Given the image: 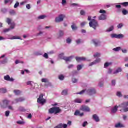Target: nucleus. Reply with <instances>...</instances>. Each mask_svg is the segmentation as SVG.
Wrapping results in <instances>:
<instances>
[{"label":"nucleus","mask_w":128,"mask_h":128,"mask_svg":"<svg viewBox=\"0 0 128 128\" xmlns=\"http://www.w3.org/2000/svg\"><path fill=\"white\" fill-rule=\"evenodd\" d=\"M128 102H124L118 106H115L111 110L112 114H116L118 110V108H122L120 110V112H128Z\"/></svg>","instance_id":"f257e3e1"},{"label":"nucleus","mask_w":128,"mask_h":128,"mask_svg":"<svg viewBox=\"0 0 128 128\" xmlns=\"http://www.w3.org/2000/svg\"><path fill=\"white\" fill-rule=\"evenodd\" d=\"M86 92V94L90 96H92L96 94V90L94 88H90L88 90H82V92L76 93V94H84Z\"/></svg>","instance_id":"f03ea898"},{"label":"nucleus","mask_w":128,"mask_h":128,"mask_svg":"<svg viewBox=\"0 0 128 128\" xmlns=\"http://www.w3.org/2000/svg\"><path fill=\"white\" fill-rule=\"evenodd\" d=\"M62 110L58 107H54L49 110V113L51 114H60Z\"/></svg>","instance_id":"7ed1b4c3"},{"label":"nucleus","mask_w":128,"mask_h":128,"mask_svg":"<svg viewBox=\"0 0 128 128\" xmlns=\"http://www.w3.org/2000/svg\"><path fill=\"white\" fill-rule=\"evenodd\" d=\"M90 28H92L94 30H96V28L98 26V23L96 20H92L89 23Z\"/></svg>","instance_id":"20e7f679"},{"label":"nucleus","mask_w":128,"mask_h":128,"mask_svg":"<svg viewBox=\"0 0 128 128\" xmlns=\"http://www.w3.org/2000/svg\"><path fill=\"white\" fill-rule=\"evenodd\" d=\"M66 18V15L64 14H60L58 17H56L55 20V22L57 24H60V22H62Z\"/></svg>","instance_id":"39448f33"},{"label":"nucleus","mask_w":128,"mask_h":128,"mask_svg":"<svg viewBox=\"0 0 128 128\" xmlns=\"http://www.w3.org/2000/svg\"><path fill=\"white\" fill-rule=\"evenodd\" d=\"M10 100H4L2 103L0 104L2 108H8V104H10Z\"/></svg>","instance_id":"423d86ee"},{"label":"nucleus","mask_w":128,"mask_h":128,"mask_svg":"<svg viewBox=\"0 0 128 128\" xmlns=\"http://www.w3.org/2000/svg\"><path fill=\"white\" fill-rule=\"evenodd\" d=\"M92 44L94 46L95 48H98L102 46V42L100 40L98 39H93L92 40Z\"/></svg>","instance_id":"0eeeda50"},{"label":"nucleus","mask_w":128,"mask_h":128,"mask_svg":"<svg viewBox=\"0 0 128 128\" xmlns=\"http://www.w3.org/2000/svg\"><path fill=\"white\" fill-rule=\"evenodd\" d=\"M38 102L42 104V106H44L46 102V100L44 99V94H42L40 96L39 98L38 99Z\"/></svg>","instance_id":"6e6552de"},{"label":"nucleus","mask_w":128,"mask_h":128,"mask_svg":"<svg viewBox=\"0 0 128 128\" xmlns=\"http://www.w3.org/2000/svg\"><path fill=\"white\" fill-rule=\"evenodd\" d=\"M80 110H82L83 112H90V109L88 106H86L85 105H82L80 108Z\"/></svg>","instance_id":"1a4fd4ad"},{"label":"nucleus","mask_w":128,"mask_h":128,"mask_svg":"<svg viewBox=\"0 0 128 128\" xmlns=\"http://www.w3.org/2000/svg\"><path fill=\"white\" fill-rule=\"evenodd\" d=\"M14 28H16V24L12 23V26H10V28L8 29H5L4 32H10L12 30H14Z\"/></svg>","instance_id":"9d476101"},{"label":"nucleus","mask_w":128,"mask_h":128,"mask_svg":"<svg viewBox=\"0 0 128 128\" xmlns=\"http://www.w3.org/2000/svg\"><path fill=\"white\" fill-rule=\"evenodd\" d=\"M26 99L24 98H19L16 99L14 102H12V104H18V102H24Z\"/></svg>","instance_id":"9b49d317"},{"label":"nucleus","mask_w":128,"mask_h":128,"mask_svg":"<svg viewBox=\"0 0 128 128\" xmlns=\"http://www.w3.org/2000/svg\"><path fill=\"white\" fill-rule=\"evenodd\" d=\"M76 60L78 62H86V59L84 57H76Z\"/></svg>","instance_id":"f8f14e48"},{"label":"nucleus","mask_w":128,"mask_h":128,"mask_svg":"<svg viewBox=\"0 0 128 128\" xmlns=\"http://www.w3.org/2000/svg\"><path fill=\"white\" fill-rule=\"evenodd\" d=\"M92 118L96 122H100V117L97 114H94L92 116Z\"/></svg>","instance_id":"ddd939ff"},{"label":"nucleus","mask_w":128,"mask_h":128,"mask_svg":"<svg viewBox=\"0 0 128 128\" xmlns=\"http://www.w3.org/2000/svg\"><path fill=\"white\" fill-rule=\"evenodd\" d=\"M4 80H7V82H14V80L12 78H10V76L7 75L4 77Z\"/></svg>","instance_id":"4468645a"},{"label":"nucleus","mask_w":128,"mask_h":128,"mask_svg":"<svg viewBox=\"0 0 128 128\" xmlns=\"http://www.w3.org/2000/svg\"><path fill=\"white\" fill-rule=\"evenodd\" d=\"M74 56H71L70 57H64V58L63 59L64 60H65V62H72V60Z\"/></svg>","instance_id":"2eb2a0df"},{"label":"nucleus","mask_w":128,"mask_h":128,"mask_svg":"<svg viewBox=\"0 0 128 128\" xmlns=\"http://www.w3.org/2000/svg\"><path fill=\"white\" fill-rule=\"evenodd\" d=\"M67 128L68 124H58L57 126L55 127V128Z\"/></svg>","instance_id":"dca6fc26"},{"label":"nucleus","mask_w":128,"mask_h":128,"mask_svg":"<svg viewBox=\"0 0 128 128\" xmlns=\"http://www.w3.org/2000/svg\"><path fill=\"white\" fill-rule=\"evenodd\" d=\"M122 72V69L121 68H118L114 72V74H120Z\"/></svg>","instance_id":"f3484780"},{"label":"nucleus","mask_w":128,"mask_h":128,"mask_svg":"<svg viewBox=\"0 0 128 128\" xmlns=\"http://www.w3.org/2000/svg\"><path fill=\"white\" fill-rule=\"evenodd\" d=\"M64 36V32L62 30H60L59 31V34L58 35V38H62Z\"/></svg>","instance_id":"a211bd4d"},{"label":"nucleus","mask_w":128,"mask_h":128,"mask_svg":"<svg viewBox=\"0 0 128 128\" xmlns=\"http://www.w3.org/2000/svg\"><path fill=\"white\" fill-rule=\"evenodd\" d=\"M6 22L9 25L10 24V26H12V24H14V22H12V19L10 18H6Z\"/></svg>","instance_id":"6ab92c4d"},{"label":"nucleus","mask_w":128,"mask_h":128,"mask_svg":"<svg viewBox=\"0 0 128 128\" xmlns=\"http://www.w3.org/2000/svg\"><path fill=\"white\" fill-rule=\"evenodd\" d=\"M114 126L116 128H124V125L120 123H118V124H116Z\"/></svg>","instance_id":"aec40b11"},{"label":"nucleus","mask_w":128,"mask_h":128,"mask_svg":"<svg viewBox=\"0 0 128 128\" xmlns=\"http://www.w3.org/2000/svg\"><path fill=\"white\" fill-rule=\"evenodd\" d=\"M106 20V16L102 14L99 17V20Z\"/></svg>","instance_id":"412c9836"},{"label":"nucleus","mask_w":128,"mask_h":128,"mask_svg":"<svg viewBox=\"0 0 128 128\" xmlns=\"http://www.w3.org/2000/svg\"><path fill=\"white\" fill-rule=\"evenodd\" d=\"M74 116H83L84 113L80 114V111L76 110L74 113Z\"/></svg>","instance_id":"4be33fe9"},{"label":"nucleus","mask_w":128,"mask_h":128,"mask_svg":"<svg viewBox=\"0 0 128 128\" xmlns=\"http://www.w3.org/2000/svg\"><path fill=\"white\" fill-rule=\"evenodd\" d=\"M84 66V64H79L77 66V70L78 72H80V70H82V68Z\"/></svg>","instance_id":"5701e85b"},{"label":"nucleus","mask_w":128,"mask_h":128,"mask_svg":"<svg viewBox=\"0 0 128 128\" xmlns=\"http://www.w3.org/2000/svg\"><path fill=\"white\" fill-rule=\"evenodd\" d=\"M9 14L10 16H16V12L14 10H10L9 11Z\"/></svg>","instance_id":"b1692460"},{"label":"nucleus","mask_w":128,"mask_h":128,"mask_svg":"<svg viewBox=\"0 0 128 128\" xmlns=\"http://www.w3.org/2000/svg\"><path fill=\"white\" fill-rule=\"evenodd\" d=\"M68 90H64L62 93V96H68Z\"/></svg>","instance_id":"393cba45"},{"label":"nucleus","mask_w":128,"mask_h":128,"mask_svg":"<svg viewBox=\"0 0 128 128\" xmlns=\"http://www.w3.org/2000/svg\"><path fill=\"white\" fill-rule=\"evenodd\" d=\"M10 40H22V39L20 37L16 36H12V38H10Z\"/></svg>","instance_id":"a878e982"},{"label":"nucleus","mask_w":128,"mask_h":128,"mask_svg":"<svg viewBox=\"0 0 128 128\" xmlns=\"http://www.w3.org/2000/svg\"><path fill=\"white\" fill-rule=\"evenodd\" d=\"M124 38V36L122 34H117V39L118 40H122Z\"/></svg>","instance_id":"bb28decb"},{"label":"nucleus","mask_w":128,"mask_h":128,"mask_svg":"<svg viewBox=\"0 0 128 128\" xmlns=\"http://www.w3.org/2000/svg\"><path fill=\"white\" fill-rule=\"evenodd\" d=\"M42 82H44L45 84H50V81H48V80L46 78H42Z\"/></svg>","instance_id":"cd10ccee"},{"label":"nucleus","mask_w":128,"mask_h":128,"mask_svg":"<svg viewBox=\"0 0 128 128\" xmlns=\"http://www.w3.org/2000/svg\"><path fill=\"white\" fill-rule=\"evenodd\" d=\"M0 94H6L8 92V90L6 88H0Z\"/></svg>","instance_id":"c85d7f7f"},{"label":"nucleus","mask_w":128,"mask_h":128,"mask_svg":"<svg viewBox=\"0 0 128 128\" xmlns=\"http://www.w3.org/2000/svg\"><path fill=\"white\" fill-rule=\"evenodd\" d=\"M74 102H76V104H82V100L77 98L74 100Z\"/></svg>","instance_id":"c756f323"},{"label":"nucleus","mask_w":128,"mask_h":128,"mask_svg":"<svg viewBox=\"0 0 128 128\" xmlns=\"http://www.w3.org/2000/svg\"><path fill=\"white\" fill-rule=\"evenodd\" d=\"M114 30V26H112L111 27L107 29L106 32H112Z\"/></svg>","instance_id":"7c9ffc66"},{"label":"nucleus","mask_w":128,"mask_h":128,"mask_svg":"<svg viewBox=\"0 0 128 128\" xmlns=\"http://www.w3.org/2000/svg\"><path fill=\"white\" fill-rule=\"evenodd\" d=\"M72 82L73 84H78V79L74 78H72Z\"/></svg>","instance_id":"2f4dec72"},{"label":"nucleus","mask_w":128,"mask_h":128,"mask_svg":"<svg viewBox=\"0 0 128 128\" xmlns=\"http://www.w3.org/2000/svg\"><path fill=\"white\" fill-rule=\"evenodd\" d=\"M114 52H120V50H122V48L120 47H117L113 49Z\"/></svg>","instance_id":"473e14b6"},{"label":"nucleus","mask_w":128,"mask_h":128,"mask_svg":"<svg viewBox=\"0 0 128 128\" xmlns=\"http://www.w3.org/2000/svg\"><path fill=\"white\" fill-rule=\"evenodd\" d=\"M120 6H122L124 8H126L128 6V2L120 3Z\"/></svg>","instance_id":"72a5a7b5"},{"label":"nucleus","mask_w":128,"mask_h":128,"mask_svg":"<svg viewBox=\"0 0 128 128\" xmlns=\"http://www.w3.org/2000/svg\"><path fill=\"white\" fill-rule=\"evenodd\" d=\"M94 62H95V64H100V62H101L102 59H100V58H97L96 59V60H94Z\"/></svg>","instance_id":"f704fd0d"},{"label":"nucleus","mask_w":128,"mask_h":128,"mask_svg":"<svg viewBox=\"0 0 128 128\" xmlns=\"http://www.w3.org/2000/svg\"><path fill=\"white\" fill-rule=\"evenodd\" d=\"M16 124H20V126H24V124H26V122H24V121H18L16 122Z\"/></svg>","instance_id":"c9c22d12"},{"label":"nucleus","mask_w":128,"mask_h":128,"mask_svg":"<svg viewBox=\"0 0 128 128\" xmlns=\"http://www.w3.org/2000/svg\"><path fill=\"white\" fill-rule=\"evenodd\" d=\"M46 18V16L42 15L38 17V20H44V18Z\"/></svg>","instance_id":"e433bc0d"},{"label":"nucleus","mask_w":128,"mask_h":128,"mask_svg":"<svg viewBox=\"0 0 128 128\" xmlns=\"http://www.w3.org/2000/svg\"><path fill=\"white\" fill-rule=\"evenodd\" d=\"M64 53H62L60 54H59L58 56V58H60V60H64Z\"/></svg>","instance_id":"4c0bfd02"},{"label":"nucleus","mask_w":128,"mask_h":128,"mask_svg":"<svg viewBox=\"0 0 128 128\" xmlns=\"http://www.w3.org/2000/svg\"><path fill=\"white\" fill-rule=\"evenodd\" d=\"M100 56H102L100 53H96L94 55V56L95 58H100Z\"/></svg>","instance_id":"58836bf2"},{"label":"nucleus","mask_w":128,"mask_h":128,"mask_svg":"<svg viewBox=\"0 0 128 128\" xmlns=\"http://www.w3.org/2000/svg\"><path fill=\"white\" fill-rule=\"evenodd\" d=\"M14 93L15 94L16 96H20V94H21V92L18 90H14Z\"/></svg>","instance_id":"ea45409f"},{"label":"nucleus","mask_w":128,"mask_h":128,"mask_svg":"<svg viewBox=\"0 0 128 128\" xmlns=\"http://www.w3.org/2000/svg\"><path fill=\"white\" fill-rule=\"evenodd\" d=\"M58 78L60 80H64V76L62 74L59 75Z\"/></svg>","instance_id":"a19ab883"},{"label":"nucleus","mask_w":128,"mask_h":128,"mask_svg":"<svg viewBox=\"0 0 128 128\" xmlns=\"http://www.w3.org/2000/svg\"><path fill=\"white\" fill-rule=\"evenodd\" d=\"M122 12L124 16H126V14H128V11L126 9H123Z\"/></svg>","instance_id":"79ce46f5"},{"label":"nucleus","mask_w":128,"mask_h":128,"mask_svg":"<svg viewBox=\"0 0 128 128\" xmlns=\"http://www.w3.org/2000/svg\"><path fill=\"white\" fill-rule=\"evenodd\" d=\"M7 108L10 110H12V111L14 110V106H8V105Z\"/></svg>","instance_id":"37998d69"},{"label":"nucleus","mask_w":128,"mask_h":128,"mask_svg":"<svg viewBox=\"0 0 128 128\" xmlns=\"http://www.w3.org/2000/svg\"><path fill=\"white\" fill-rule=\"evenodd\" d=\"M110 38H118V34H112L110 35Z\"/></svg>","instance_id":"c03bdc74"},{"label":"nucleus","mask_w":128,"mask_h":128,"mask_svg":"<svg viewBox=\"0 0 128 128\" xmlns=\"http://www.w3.org/2000/svg\"><path fill=\"white\" fill-rule=\"evenodd\" d=\"M71 28L73 30H78V27L76 25H72Z\"/></svg>","instance_id":"a18cd8bd"},{"label":"nucleus","mask_w":128,"mask_h":128,"mask_svg":"<svg viewBox=\"0 0 128 128\" xmlns=\"http://www.w3.org/2000/svg\"><path fill=\"white\" fill-rule=\"evenodd\" d=\"M104 82H100L98 84L99 88H104Z\"/></svg>","instance_id":"49530a36"},{"label":"nucleus","mask_w":128,"mask_h":128,"mask_svg":"<svg viewBox=\"0 0 128 128\" xmlns=\"http://www.w3.org/2000/svg\"><path fill=\"white\" fill-rule=\"evenodd\" d=\"M117 96H118V98H122V92H118L116 94Z\"/></svg>","instance_id":"de8ad7c7"},{"label":"nucleus","mask_w":128,"mask_h":128,"mask_svg":"<svg viewBox=\"0 0 128 128\" xmlns=\"http://www.w3.org/2000/svg\"><path fill=\"white\" fill-rule=\"evenodd\" d=\"M8 58H6L4 60L2 61V64H8Z\"/></svg>","instance_id":"09e8293b"},{"label":"nucleus","mask_w":128,"mask_h":128,"mask_svg":"<svg viewBox=\"0 0 128 128\" xmlns=\"http://www.w3.org/2000/svg\"><path fill=\"white\" fill-rule=\"evenodd\" d=\"M10 112L8 110L6 112V116L7 118H8V116H10Z\"/></svg>","instance_id":"8fccbe9b"},{"label":"nucleus","mask_w":128,"mask_h":128,"mask_svg":"<svg viewBox=\"0 0 128 128\" xmlns=\"http://www.w3.org/2000/svg\"><path fill=\"white\" fill-rule=\"evenodd\" d=\"M66 42L67 44H71L72 39H70V38H68L67 40H66Z\"/></svg>","instance_id":"3c124183"},{"label":"nucleus","mask_w":128,"mask_h":128,"mask_svg":"<svg viewBox=\"0 0 128 128\" xmlns=\"http://www.w3.org/2000/svg\"><path fill=\"white\" fill-rule=\"evenodd\" d=\"M81 16H86V12L84 10H82L80 12Z\"/></svg>","instance_id":"603ef678"},{"label":"nucleus","mask_w":128,"mask_h":128,"mask_svg":"<svg viewBox=\"0 0 128 128\" xmlns=\"http://www.w3.org/2000/svg\"><path fill=\"white\" fill-rule=\"evenodd\" d=\"M88 122H84L82 124L83 128H86V126H88Z\"/></svg>","instance_id":"864d4df0"},{"label":"nucleus","mask_w":128,"mask_h":128,"mask_svg":"<svg viewBox=\"0 0 128 128\" xmlns=\"http://www.w3.org/2000/svg\"><path fill=\"white\" fill-rule=\"evenodd\" d=\"M62 6H66V0H62Z\"/></svg>","instance_id":"5fc2aeb1"},{"label":"nucleus","mask_w":128,"mask_h":128,"mask_svg":"<svg viewBox=\"0 0 128 128\" xmlns=\"http://www.w3.org/2000/svg\"><path fill=\"white\" fill-rule=\"evenodd\" d=\"M15 64H24V62H20L18 60H16L15 62Z\"/></svg>","instance_id":"6e6d98bb"},{"label":"nucleus","mask_w":128,"mask_h":128,"mask_svg":"<svg viewBox=\"0 0 128 128\" xmlns=\"http://www.w3.org/2000/svg\"><path fill=\"white\" fill-rule=\"evenodd\" d=\"M76 42L77 44H82V40L81 39H79L76 40Z\"/></svg>","instance_id":"4d7b16f0"},{"label":"nucleus","mask_w":128,"mask_h":128,"mask_svg":"<svg viewBox=\"0 0 128 128\" xmlns=\"http://www.w3.org/2000/svg\"><path fill=\"white\" fill-rule=\"evenodd\" d=\"M71 6L74 7L80 6V4H71Z\"/></svg>","instance_id":"13d9d810"},{"label":"nucleus","mask_w":128,"mask_h":128,"mask_svg":"<svg viewBox=\"0 0 128 128\" xmlns=\"http://www.w3.org/2000/svg\"><path fill=\"white\" fill-rule=\"evenodd\" d=\"M112 86H116V82L115 80H112Z\"/></svg>","instance_id":"bf43d9fd"},{"label":"nucleus","mask_w":128,"mask_h":128,"mask_svg":"<svg viewBox=\"0 0 128 128\" xmlns=\"http://www.w3.org/2000/svg\"><path fill=\"white\" fill-rule=\"evenodd\" d=\"M122 26H124V24H119L117 27H118V28L120 29V28H122Z\"/></svg>","instance_id":"052dcab7"},{"label":"nucleus","mask_w":128,"mask_h":128,"mask_svg":"<svg viewBox=\"0 0 128 128\" xmlns=\"http://www.w3.org/2000/svg\"><path fill=\"white\" fill-rule=\"evenodd\" d=\"M100 14H106V12L104 10H100L99 12Z\"/></svg>","instance_id":"680f3d73"},{"label":"nucleus","mask_w":128,"mask_h":128,"mask_svg":"<svg viewBox=\"0 0 128 128\" xmlns=\"http://www.w3.org/2000/svg\"><path fill=\"white\" fill-rule=\"evenodd\" d=\"M111 64L110 63H106L104 64V68H108V66H110Z\"/></svg>","instance_id":"e2e57ef3"},{"label":"nucleus","mask_w":128,"mask_h":128,"mask_svg":"<svg viewBox=\"0 0 128 128\" xmlns=\"http://www.w3.org/2000/svg\"><path fill=\"white\" fill-rule=\"evenodd\" d=\"M43 56L44 58H46V59L48 58V55L46 53H45Z\"/></svg>","instance_id":"0e129e2a"},{"label":"nucleus","mask_w":128,"mask_h":128,"mask_svg":"<svg viewBox=\"0 0 128 128\" xmlns=\"http://www.w3.org/2000/svg\"><path fill=\"white\" fill-rule=\"evenodd\" d=\"M96 62H95L94 61V62L90 63V64H89V66H94V65H96Z\"/></svg>","instance_id":"69168bd1"},{"label":"nucleus","mask_w":128,"mask_h":128,"mask_svg":"<svg viewBox=\"0 0 128 128\" xmlns=\"http://www.w3.org/2000/svg\"><path fill=\"white\" fill-rule=\"evenodd\" d=\"M112 74V70L110 68V69L108 70V74Z\"/></svg>","instance_id":"338daca9"},{"label":"nucleus","mask_w":128,"mask_h":128,"mask_svg":"<svg viewBox=\"0 0 128 128\" xmlns=\"http://www.w3.org/2000/svg\"><path fill=\"white\" fill-rule=\"evenodd\" d=\"M86 22H82V23H81V26L83 28V26H86Z\"/></svg>","instance_id":"774afa93"}]
</instances>
